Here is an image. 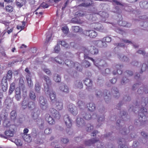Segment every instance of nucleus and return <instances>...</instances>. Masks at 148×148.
<instances>
[{
    "instance_id": "12",
    "label": "nucleus",
    "mask_w": 148,
    "mask_h": 148,
    "mask_svg": "<svg viewBox=\"0 0 148 148\" xmlns=\"http://www.w3.org/2000/svg\"><path fill=\"white\" fill-rule=\"evenodd\" d=\"M47 92L48 93H49L50 99L52 102H53L56 101L55 93L52 89L50 88L49 89L48 92Z\"/></svg>"
},
{
    "instance_id": "49",
    "label": "nucleus",
    "mask_w": 148,
    "mask_h": 148,
    "mask_svg": "<svg viewBox=\"0 0 148 148\" xmlns=\"http://www.w3.org/2000/svg\"><path fill=\"white\" fill-rule=\"evenodd\" d=\"M112 2L114 5H117L120 6H122V4L120 2L116 0H108Z\"/></svg>"
},
{
    "instance_id": "24",
    "label": "nucleus",
    "mask_w": 148,
    "mask_h": 148,
    "mask_svg": "<svg viewBox=\"0 0 148 148\" xmlns=\"http://www.w3.org/2000/svg\"><path fill=\"white\" fill-rule=\"evenodd\" d=\"M81 114L83 115L84 118L86 120H89L91 119V116L88 112L84 113V112H82Z\"/></svg>"
},
{
    "instance_id": "45",
    "label": "nucleus",
    "mask_w": 148,
    "mask_h": 148,
    "mask_svg": "<svg viewBox=\"0 0 148 148\" xmlns=\"http://www.w3.org/2000/svg\"><path fill=\"white\" fill-rule=\"evenodd\" d=\"M104 120V117L103 116H101L100 117L98 120V122L99 123L98 124V125L97 126L99 127L102 124V122H103Z\"/></svg>"
},
{
    "instance_id": "50",
    "label": "nucleus",
    "mask_w": 148,
    "mask_h": 148,
    "mask_svg": "<svg viewBox=\"0 0 148 148\" xmlns=\"http://www.w3.org/2000/svg\"><path fill=\"white\" fill-rule=\"evenodd\" d=\"M72 21L73 22L75 23H82V21L79 20L78 18H74L72 19Z\"/></svg>"
},
{
    "instance_id": "17",
    "label": "nucleus",
    "mask_w": 148,
    "mask_h": 148,
    "mask_svg": "<svg viewBox=\"0 0 148 148\" xmlns=\"http://www.w3.org/2000/svg\"><path fill=\"white\" fill-rule=\"evenodd\" d=\"M59 89L62 92H64L66 93L69 92V88L68 87L63 84H62L60 86Z\"/></svg>"
},
{
    "instance_id": "35",
    "label": "nucleus",
    "mask_w": 148,
    "mask_h": 148,
    "mask_svg": "<svg viewBox=\"0 0 148 148\" xmlns=\"http://www.w3.org/2000/svg\"><path fill=\"white\" fill-rule=\"evenodd\" d=\"M119 24L121 26L124 27H130L131 26L130 24L128 23L125 21H120Z\"/></svg>"
},
{
    "instance_id": "56",
    "label": "nucleus",
    "mask_w": 148,
    "mask_h": 148,
    "mask_svg": "<svg viewBox=\"0 0 148 148\" xmlns=\"http://www.w3.org/2000/svg\"><path fill=\"white\" fill-rule=\"evenodd\" d=\"M51 32H48L46 34V40L47 41H49L51 39Z\"/></svg>"
},
{
    "instance_id": "40",
    "label": "nucleus",
    "mask_w": 148,
    "mask_h": 148,
    "mask_svg": "<svg viewBox=\"0 0 148 148\" xmlns=\"http://www.w3.org/2000/svg\"><path fill=\"white\" fill-rule=\"evenodd\" d=\"M48 7V5L45 2L42 3L40 6L36 10H38L40 9H41L42 8H47Z\"/></svg>"
},
{
    "instance_id": "62",
    "label": "nucleus",
    "mask_w": 148,
    "mask_h": 148,
    "mask_svg": "<svg viewBox=\"0 0 148 148\" xmlns=\"http://www.w3.org/2000/svg\"><path fill=\"white\" fill-rule=\"evenodd\" d=\"M27 82L30 88L32 87L33 86V84L31 79H28V81H27Z\"/></svg>"
},
{
    "instance_id": "31",
    "label": "nucleus",
    "mask_w": 148,
    "mask_h": 148,
    "mask_svg": "<svg viewBox=\"0 0 148 148\" xmlns=\"http://www.w3.org/2000/svg\"><path fill=\"white\" fill-rule=\"evenodd\" d=\"M72 29L75 32H80L82 31V28L78 26H73L72 27Z\"/></svg>"
},
{
    "instance_id": "41",
    "label": "nucleus",
    "mask_w": 148,
    "mask_h": 148,
    "mask_svg": "<svg viewBox=\"0 0 148 148\" xmlns=\"http://www.w3.org/2000/svg\"><path fill=\"white\" fill-rule=\"evenodd\" d=\"M61 29L63 33L65 34H67L69 32V29L66 26L63 27H62Z\"/></svg>"
},
{
    "instance_id": "1",
    "label": "nucleus",
    "mask_w": 148,
    "mask_h": 148,
    "mask_svg": "<svg viewBox=\"0 0 148 148\" xmlns=\"http://www.w3.org/2000/svg\"><path fill=\"white\" fill-rule=\"evenodd\" d=\"M3 125L4 127H8L10 126V128L7 130L5 132L6 138L12 137L13 136L14 133V129L15 126L14 125H11L10 122L7 120H5L3 122Z\"/></svg>"
},
{
    "instance_id": "55",
    "label": "nucleus",
    "mask_w": 148,
    "mask_h": 148,
    "mask_svg": "<svg viewBox=\"0 0 148 148\" xmlns=\"http://www.w3.org/2000/svg\"><path fill=\"white\" fill-rule=\"evenodd\" d=\"M103 40L104 42H108L111 41V38L110 37L107 36L104 38L103 39Z\"/></svg>"
},
{
    "instance_id": "52",
    "label": "nucleus",
    "mask_w": 148,
    "mask_h": 148,
    "mask_svg": "<svg viewBox=\"0 0 148 148\" xmlns=\"http://www.w3.org/2000/svg\"><path fill=\"white\" fill-rule=\"evenodd\" d=\"M22 25H17V29H21L20 31L23 29L24 28V27L25 25V23L24 21H23L22 22Z\"/></svg>"
},
{
    "instance_id": "9",
    "label": "nucleus",
    "mask_w": 148,
    "mask_h": 148,
    "mask_svg": "<svg viewBox=\"0 0 148 148\" xmlns=\"http://www.w3.org/2000/svg\"><path fill=\"white\" fill-rule=\"evenodd\" d=\"M76 123L77 126L82 127L85 125L84 121L80 117V115H79L77 118Z\"/></svg>"
},
{
    "instance_id": "19",
    "label": "nucleus",
    "mask_w": 148,
    "mask_h": 148,
    "mask_svg": "<svg viewBox=\"0 0 148 148\" xmlns=\"http://www.w3.org/2000/svg\"><path fill=\"white\" fill-rule=\"evenodd\" d=\"M86 107L88 108V110L91 111H94L95 109V104L92 103H90L86 105Z\"/></svg>"
},
{
    "instance_id": "53",
    "label": "nucleus",
    "mask_w": 148,
    "mask_h": 148,
    "mask_svg": "<svg viewBox=\"0 0 148 148\" xmlns=\"http://www.w3.org/2000/svg\"><path fill=\"white\" fill-rule=\"evenodd\" d=\"M123 139H120L118 142V144H119V148H123L124 147V145L122 144L123 142H124ZM124 143V142H123Z\"/></svg>"
},
{
    "instance_id": "33",
    "label": "nucleus",
    "mask_w": 148,
    "mask_h": 148,
    "mask_svg": "<svg viewBox=\"0 0 148 148\" xmlns=\"http://www.w3.org/2000/svg\"><path fill=\"white\" fill-rule=\"evenodd\" d=\"M23 138L25 141L28 143L31 142L32 140L29 134L24 135L23 136Z\"/></svg>"
},
{
    "instance_id": "4",
    "label": "nucleus",
    "mask_w": 148,
    "mask_h": 148,
    "mask_svg": "<svg viewBox=\"0 0 148 148\" xmlns=\"http://www.w3.org/2000/svg\"><path fill=\"white\" fill-rule=\"evenodd\" d=\"M44 79L45 82V83L44 84L45 91L48 92L50 89L49 86L51 84V81L49 77L46 75L44 76Z\"/></svg>"
},
{
    "instance_id": "26",
    "label": "nucleus",
    "mask_w": 148,
    "mask_h": 148,
    "mask_svg": "<svg viewBox=\"0 0 148 148\" xmlns=\"http://www.w3.org/2000/svg\"><path fill=\"white\" fill-rule=\"evenodd\" d=\"M140 7L143 8H148V2L146 1H142L140 3Z\"/></svg>"
},
{
    "instance_id": "60",
    "label": "nucleus",
    "mask_w": 148,
    "mask_h": 148,
    "mask_svg": "<svg viewBox=\"0 0 148 148\" xmlns=\"http://www.w3.org/2000/svg\"><path fill=\"white\" fill-rule=\"evenodd\" d=\"M90 5V2H85L80 4L79 5L81 6L87 7L89 5Z\"/></svg>"
},
{
    "instance_id": "22",
    "label": "nucleus",
    "mask_w": 148,
    "mask_h": 148,
    "mask_svg": "<svg viewBox=\"0 0 148 148\" xmlns=\"http://www.w3.org/2000/svg\"><path fill=\"white\" fill-rule=\"evenodd\" d=\"M106 93V94L105 95V94H103L104 96V99L106 102L108 103V101L110 99L111 95L110 94L108 90H106L104 92V93Z\"/></svg>"
},
{
    "instance_id": "58",
    "label": "nucleus",
    "mask_w": 148,
    "mask_h": 148,
    "mask_svg": "<svg viewBox=\"0 0 148 148\" xmlns=\"http://www.w3.org/2000/svg\"><path fill=\"white\" fill-rule=\"evenodd\" d=\"M6 9L8 12H11L13 11V8L10 5H8L6 7Z\"/></svg>"
},
{
    "instance_id": "8",
    "label": "nucleus",
    "mask_w": 148,
    "mask_h": 148,
    "mask_svg": "<svg viewBox=\"0 0 148 148\" xmlns=\"http://www.w3.org/2000/svg\"><path fill=\"white\" fill-rule=\"evenodd\" d=\"M51 115L56 119H59L60 117V115L59 112L54 108H51L50 110Z\"/></svg>"
},
{
    "instance_id": "38",
    "label": "nucleus",
    "mask_w": 148,
    "mask_h": 148,
    "mask_svg": "<svg viewBox=\"0 0 148 148\" xmlns=\"http://www.w3.org/2000/svg\"><path fill=\"white\" fill-rule=\"evenodd\" d=\"M15 84L13 82L10 85V87L9 91L10 94H11L15 89Z\"/></svg>"
},
{
    "instance_id": "34",
    "label": "nucleus",
    "mask_w": 148,
    "mask_h": 148,
    "mask_svg": "<svg viewBox=\"0 0 148 148\" xmlns=\"http://www.w3.org/2000/svg\"><path fill=\"white\" fill-rule=\"evenodd\" d=\"M84 83L88 87H90L92 85L91 80L89 79H86L84 81Z\"/></svg>"
},
{
    "instance_id": "46",
    "label": "nucleus",
    "mask_w": 148,
    "mask_h": 148,
    "mask_svg": "<svg viewBox=\"0 0 148 148\" xmlns=\"http://www.w3.org/2000/svg\"><path fill=\"white\" fill-rule=\"evenodd\" d=\"M87 59H84V61L82 63V65L86 67H88L90 66V64L89 62L86 61Z\"/></svg>"
},
{
    "instance_id": "16",
    "label": "nucleus",
    "mask_w": 148,
    "mask_h": 148,
    "mask_svg": "<svg viewBox=\"0 0 148 148\" xmlns=\"http://www.w3.org/2000/svg\"><path fill=\"white\" fill-rule=\"evenodd\" d=\"M45 119L48 123L50 124H53L55 123V121L53 119L49 114H46L45 115Z\"/></svg>"
},
{
    "instance_id": "43",
    "label": "nucleus",
    "mask_w": 148,
    "mask_h": 148,
    "mask_svg": "<svg viewBox=\"0 0 148 148\" xmlns=\"http://www.w3.org/2000/svg\"><path fill=\"white\" fill-rule=\"evenodd\" d=\"M55 60L59 64H64V60H62L61 58L58 56L55 58Z\"/></svg>"
},
{
    "instance_id": "64",
    "label": "nucleus",
    "mask_w": 148,
    "mask_h": 148,
    "mask_svg": "<svg viewBox=\"0 0 148 148\" xmlns=\"http://www.w3.org/2000/svg\"><path fill=\"white\" fill-rule=\"evenodd\" d=\"M93 126L90 124L88 125L87 129V130L88 131H90L92 130L93 129Z\"/></svg>"
},
{
    "instance_id": "54",
    "label": "nucleus",
    "mask_w": 148,
    "mask_h": 148,
    "mask_svg": "<svg viewBox=\"0 0 148 148\" xmlns=\"http://www.w3.org/2000/svg\"><path fill=\"white\" fill-rule=\"evenodd\" d=\"M29 95L30 98L31 99L34 100L36 98V96L34 93L33 91H31L30 92Z\"/></svg>"
},
{
    "instance_id": "3",
    "label": "nucleus",
    "mask_w": 148,
    "mask_h": 148,
    "mask_svg": "<svg viewBox=\"0 0 148 148\" xmlns=\"http://www.w3.org/2000/svg\"><path fill=\"white\" fill-rule=\"evenodd\" d=\"M64 63H65V64L67 66L70 68L75 67V69L79 71H81L82 70V66L77 62L74 63L72 61H70L69 60H65L64 62Z\"/></svg>"
},
{
    "instance_id": "14",
    "label": "nucleus",
    "mask_w": 148,
    "mask_h": 148,
    "mask_svg": "<svg viewBox=\"0 0 148 148\" xmlns=\"http://www.w3.org/2000/svg\"><path fill=\"white\" fill-rule=\"evenodd\" d=\"M94 43L99 47H106L107 46V44L106 42H104L103 40H97L94 42Z\"/></svg>"
},
{
    "instance_id": "37",
    "label": "nucleus",
    "mask_w": 148,
    "mask_h": 148,
    "mask_svg": "<svg viewBox=\"0 0 148 148\" xmlns=\"http://www.w3.org/2000/svg\"><path fill=\"white\" fill-rule=\"evenodd\" d=\"M97 34L95 31L93 30H90V37L95 38L97 36Z\"/></svg>"
},
{
    "instance_id": "59",
    "label": "nucleus",
    "mask_w": 148,
    "mask_h": 148,
    "mask_svg": "<svg viewBox=\"0 0 148 148\" xmlns=\"http://www.w3.org/2000/svg\"><path fill=\"white\" fill-rule=\"evenodd\" d=\"M42 69H43V71L47 74L49 75L50 73L51 72L48 69H47L46 67H44L43 68V67H42Z\"/></svg>"
},
{
    "instance_id": "23",
    "label": "nucleus",
    "mask_w": 148,
    "mask_h": 148,
    "mask_svg": "<svg viewBox=\"0 0 148 148\" xmlns=\"http://www.w3.org/2000/svg\"><path fill=\"white\" fill-rule=\"evenodd\" d=\"M88 49L89 50L90 53L91 54H96L98 53V50L95 48L93 46H91L89 47L88 48Z\"/></svg>"
},
{
    "instance_id": "61",
    "label": "nucleus",
    "mask_w": 148,
    "mask_h": 148,
    "mask_svg": "<svg viewBox=\"0 0 148 148\" xmlns=\"http://www.w3.org/2000/svg\"><path fill=\"white\" fill-rule=\"evenodd\" d=\"M27 106L29 108H33L34 107V104L32 102H29Z\"/></svg>"
},
{
    "instance_id": "7",
    "label": "nucleus",
    "mask_w": 148,
    "mask_h": 148,
    "mask_svg": "<svg viewBox=\"0 0 148 148\" xmlns=\"http://www.w3.org/2000/svg\"><path fill=\"white\" fill-rule=\"evenodd\" d=\"M47 102V101L44 99L43 97L41 96L40 97L39 103L40 107L43 110H46L47 108V106L46 105Z\"/></svg>"
},
{
    "instance_id": "18",
    "label": "nucleus",
    "mask_w": 148,
    "mask_h": 148,
    "mask_svg": "<svg viewBox=\"0 0 148 148\" xmlns=\"http://www.w3.org/2000/svg\"><path fill=\"white\" fill-rule=\"evenodd\" d=\"M98 140H96L94 138L93 139L87 140L85 142V144L87 146H91L93 144L97 142Z\"/></svg>"
},
{
    "instance_id": "44",
    "label": "nucleus",
    "mask_w": 148,
    "mask_h": 148,
    "mask_svg": "<svg viewBox=\"0 0 148 148\" xmlns=\"http://www.w3.org/2000/svg\"><path fill=\"white\" fill-rule=\"evenodd\" d=\"M54 80L56 82H60L61 80L60 77L57 74H55L53 77Z\"/></svg>"
},
{
    "instance_id": "15",
    "label": "nucleus",
    "mask_w": 148,
    "mask_h": 148,
    "mask_svg": "<svg viewBox=\"0 0 148 148\" xmlns=\"http://www.w3.org/2000/svg\"><path fill=\"white\" fill-rule=\"evenodd\" d=\"M123 67V65H121L120 64L116 65L115 67V68L116 69V71H113L112 72L113 74L115 75L116 74V72H117L119 74H121L122 73V71L121 70V69Z\"/></svg>"
},
{
    "instance_id": "32",
    "label": "nucleus",
    "mask_w": 148,
    "mask_h": 148,
    "mask_svg": "<svg viewBox=\"0 0 148 148\" xmlns=\"http://www.w3.org/2000/svg\"><path fill=\"white\" fill-rule=\"evenodd\" d=\"M10 140L12 142H14L17 146H21L22 145V143L21 140L20 139H11Z\"/></svg>"
},
{
    "instance_id": "47",
    "label": "nucleus",
    "mask_w": 148,
    "mask_h": 148,
    "mask_svg": "<svg viewBox=\"0 0 148 148\" xmlns=\"http://www.w3.org/2000/svg\"><path fill=\"white\" fill-rule=\"evenodd\" d=\"M40 89V86L38 82H36L35 84V90L37 92H39Z\"/></svg>"
},
{
    "instance_id": "10",
    "label": "nucleus",
    "mask_w": 148,
    "mask_h": 148,
    "mask_svg": "<svg viewBox=\"0 0 148 148\" xmlns=\"http://www.w3.org/2000/svg\"><path fill=\"white\" fill-rule=\"evenodd\" d=\"M64 119L65 124L68 128L70 127L72 125V121L69 116L68 115L64 116Z\"/></svg>"
},
{
    "instance_id": "30",
    "label": "nucleus",
    "mask_w": 148,
    "mask_h": 148,
    "mask_svg": "<svg viewBox=\"0 0 148 148\" xmlns=\"http://www.w3.org/2000/svg\"><path fill=\"white\" fill-rule=\"evenodd\" d=\"M112 92L114 96L115 97H117L119 95L118 90L116 87L113 88L112 89Z\"/></svg>"
},
{
    "instance_id": "48",
    "label": "nucleus",
    "mask_w": 148,
    "mask_h": 148,
    "mask_svg": "<svg viewBox=\"0 0 148 148\" xmlns=\"http://www.w3.org/2000/svg\"><path fill=\"white\" fill-rule=\"evenodd\" d=\"M75 86L76 87L81 88L82 87L83 84L81 82L78 81L75 83Z\"/></svg>"
},
{
    "instance_id": "6",
    "label": "nucleus",
    "mask_w": 148,
    "mask_h": 148,
    "mask_svg": "<svg viewBox=\"0 0 148 148\" xmlns=\"http://www.w3.org/2000/svg\"><path fill=\"white\" fill-rule=\"evenodd\" d=\"M68 110L73 115L75 116L78 114L77 108L73 104H69L68 106Z\"/></svg>"
},
{
    "instance_id": "57",
    "label": "nucleus",
    "mask_w": 148,
    "mask_h": 148,
    "mask_svg": "<svg viewBox=\"0 0 148 148\" xmlns=\"http://www.w3.org/2000/svg\"><path fill=\"white\" fill-rule=\"evenodd\" d=\"M59 43H60L62 46L66 48H67L68 46V45L64 41H60L59 42Z\"/></svg>"
},
{
    "instance_id": "28",
    "label": "nucleus",
    "mask_w": 148,
    "mask_h": 148,
    "mask_svg": "<svg viewBox=\"0 0 148 148\" xmlns=\"http://www.w3.org/2000/svg\"><path fill=\"white\" fill-rule=\"evenodd\" d=\"M26 0H20V1L16 2V5L19 8H21L26 3Z\"/></svg>"
},
{
    "instance_id": "13",
    "label": "nucleus",
    "mask_w": 148,
    "mask_h": 148,
    "mask_svg": "<svg viewBox=\"0 0 148 148\" xmlns=\"http://www.w3.org/2000/svg\"><path fill=\"white\" fill-rule=\"evenodd\" d=\"M92 26L95 29L100 32H103V28L102 25L99 23H93L92 24Z\"/></svg>"
},
{
    "instance_id": "36",
    "label": "nucleus",
    "mask_w": 148,
    "mask_h": 148,
    "mask_svg": "<svg viewBox=\"0 0 148 148\" xmlns=\"http://www.w3.org/2000/svg\"><path fill=\"white\" fill-rule=\"evenodd\" d=\"M16 116L17 114L16 111L13 110L10 113V118L12 120H15L16 119Z\"/></svg>"
},
{
    "instance_id": "27",
    "label": "nucleus",
    "mask_w": 148,
    "mask_h": 148,
    "mask_svg": "<svg viewBox=\"0 0 148 148\" xmlns=\"http://www.w3.org/2000/svg\"><path fill=\"white\" fill-rule=\"evenodd\" d=\"M99 14H101V16L103 18L102 21L103 22H105V18H107L109 16L108 14L105 12H100Z\"/></svg>"
},
{
    "instance_id": "20",
    "label": "nucleus",
    "mask_w": 148,
    "mask_h": 148,
    "mask_svg": "<svg viewBox=\"0 0 148 148\" xmlns=\"http://www.w3.org/2000/svg\"><path fill=\"white\" fill-rule=\"evenodd\" d=\"M56 107L58 110H61L63 108V104L62 101H57L55 104Z\"/></svg>"
},
{
    "instance_id": "51",
    "label": "nucleus",
    "mask_w": 148,
    "mask_h": 148,
    "mask_svg": "<svg viewBox=\"0 0 148 148\" xmlns=\"http://www.w3.org/2000/svg\"><path fill=\"white\" fill-rule=\"evenodd\" d=\"M129 82V80L126 77L123 78L121 81V84H125Z\"/></svg>"
},
{
    "instance_id": "42",
    "label": "nucleus",
    "mask_w": 148,
    "mask_h": 148,
    "mask_svg": "<svg viewBox=\"0 0 148 148\" xmlns=\"http://www.w3.org/2000/svg\"><path fill=\"white\" fill-rule=\"evenodd\" d=\"M28 103V100L25 99L23 100L22 103V108L24 109L26 108L27 106Z\"/></svg>"
},
{
    "instance_id": "21",
    "label": "nucleus",
    "mask_w": 148,
    "mask_h": 148,
    "mask_svg": "<svg viewBox=\"0 0 148 148\" xmlns=\"http://www.w3.org/2000/svg\"><path fill=\"white\" fill-rule=\"evenodd\" d=\"M82 49L84 53V59H90V57L87 56L90 53V51L89 49H87L86 48L84 47L82 48Z\"/></svg>"
},
{
    "instance_id": "2",
    "label": "nucleus",
    "mask_w": 148,
    "mask_h": 148,
    "mask_svg": "<svg viewBox=\"0 0 148 148\" xmlns=\"http://www.w3.org/2000/svg\"><path fill=\"white\" fill-rule=\"evenodd\" d=\"M94 63L95 65L98 67L100 70L105 69L106 64L103 60H101L100 59H96L95 60L91 58H89Z\"/></svg>"
},
{
    "instance_id": "11",
    "label": "nucleus",
    "mask_w": 148,
    "mask_h": 148,
    "mask_svg": "<svg viewBox=\"0 0 148 148\" xmlns=\"http://www.w3.org/2000/svg\"><path fill=\"white\" fill-rule=\"evenodd\" d=\"M7 85V80L6 79V78L3 77L1 84V88L3 92H5L6 91L8 87Z\"/></svg>"
},
{
    "instance_id": "39",
    "label": "nucleus",
    "mask_w": 148,
    "mask_h": 148,
    "mask_svg": "<svg viewBox=\"0 0 148 148\" xmlns=\"http://www.w3.org/2000/svg\"><path fill=\"white\" fill-rule=\"evenodd\" d=\"M12 72L11 71L9 70L8 71L7 76L6 77H4L6 78V79L10 80L12 77Z\"/></svg>"
},
{
    "instance_id": "29",
    "label": "nucleus",
    "mask_w": 148,
    "mask_h": 148,
    "mask_svg": "<svg viewBox=\"0 0 148 148\" xmlns=\"http://www.w3.org/2000/svg\"><path fill=\"white\" fill-rule=\"evenodd\" d=\"M117 57L121 60L125 61V62H127L129 61V58L126 56H123L122 58H121V56H122L121 54H117Z\"/></svg>"
},
{
    "instance_id": "63",
    "label": "nucleus",
    "mask_w": 148,
    "mask_h": 148,
    "mask_svg": "<svg viewBox=\"0 0 148 148\" xmlns=\"http://www.w3.org/2000/svg\"><path fill=\"white\" fill-rule=\"evenodd\" d=\"M60 50V48L59 45H57L54 48V50L56 53H58Z\"/></svg>"
},
{
    "instance_id": "5",
    "label": "nucleus",
    "mask_w": 148,
    "mask_h": 148,
    "mask_svg": "<svg viewBox=\"0 0 148 148\" xmlns=\"http://www.w3.org/2000/svg\"><path fill=\"white\" fill-rule=\"evenodd\" d=\"M147 112V110L146 108L144 107L140 108V110L138 112V114L140 116V117L139 118L140 121H145V118L146 116L145 115Z\"/></svg>"
},
{
    "instance_id": "25",
    "label": "nucleus",
    "mask_w": 148,
    "mask_h": 148,
    "mask_svg": "<svg viewBox=\"0 0 148 148\" xmlns=\"http://www.w3.org/2000/svg\"><path fill=\"white\" fill-rule=\"evenodd\" d=\"M81 98V96L79 95L78 97V101L77 102V104L80 108H82V107H84V103L82 100L79 99Z\"/></svg>"
}]
</instances>
